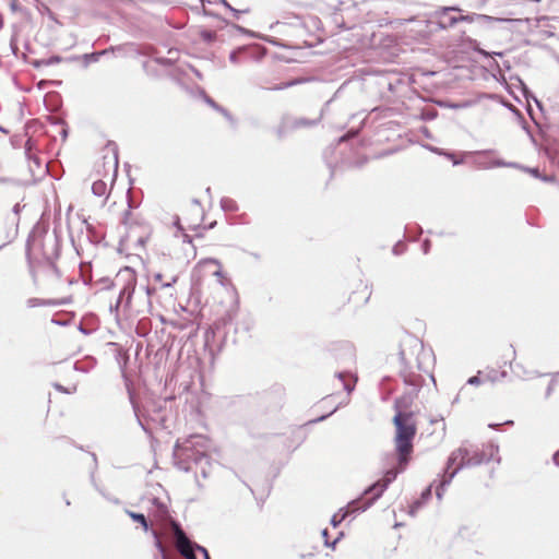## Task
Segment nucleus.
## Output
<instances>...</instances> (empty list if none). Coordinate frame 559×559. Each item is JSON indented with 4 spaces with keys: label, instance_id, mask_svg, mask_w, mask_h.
Instances as JSON below:
<instances>
[{
    "label": "nucleus",
    "instance_id": "nucleus-36",
    "mask_svg": "<svg viewBox=\"0 0 559 559\" xmlns=\"http://www.w3.org/2000/svg\"><path fill=\"white\" fill-rule=\"evenodd\" d=\"M520 83L522 85V91H523V95L524 97L526 98V100H530L531 98L535 102V104L537 105V107L542 110L543 109V104L540 100H538L533 94L532 92L528 90V87L520 80Z\"/></svg>",
    "mask_w": 559,
    "mask_h": 559
},
{
    "label": "nucleus",
    "instance_id": "nucleus-51",
    "mask_svg": "<svg viewBox=\"0 0 559 559\" xmlns=\"http://www.w3.org/2000/svg\"><path fill=\"white\" fill-rule=\"evenodd\" d=\"M120 308H123V305L121 302V300H116V302L114 305H110V312L115 314L116 318L119 317V311H120Z\"/></svg>",
    "mask_w": 559,
    "mask_h": 559
},
{
    "label": "nucleus",
    "instance_id": "nucleus-2",
    "mask_svg": "<svg viewBox=\"0 0 559 559\" xmlns=\"http://www.w3.org/2000/svg\"><path fill=\"white\" fill-rule=\"evenodd\" d=\"M210 449V440L203 435H190L178 439L173 449L174 464L186 473L192 472L200 455H205Z\"/></svg>",
    "mask_w": 559,
    "mask_h": 559
},
{
    "label": "nucleus",
    "instance_id": "nucleus-5",
    "mask_svg": "<svg viewBox=\"0 0 559 559\" xmlns=\"http://www.w3.org/2000/svg\"><path fill=\"white\" fill-rule=\"evenodd\" d=\"M400 358V376L403 379L404 384L408 388L407 390L419 393L423 383L425 381L424 377L415 370H421L420 362L416 358V366L413 364L412 359L407 358L406 350L403 345L399 352Z\"/></svg>",
    "mask_w": 559,
    "mask_h": 559
},
{
    "label": "nucleus",
    "instance_id": "nucleus-6",
    "mask_svg": "<svg viewBox=\"0 0 559 559\" xmlns=\"http://www.w3.org/2000/svg\"><path fill=\"white\" fill-rule=\"evenodd\" d=\"M408 464L401 465L400 461L396 462V466L386 469L383 477L364 490V495H369L373 489H378V493H374L362 507L355 509L354 512H364L369 509L386 490L389 485L393 483L397 475L403 473L407 468Z\"/></svg>",
    "mask_w": 559,
    "mask_h": 559
},
{
    "label": "nucleus",
    "instance_id": "nucleus-14",
    "mask_svg": "<svg viewBox=\"0 0 559 559\" xmlns=\"http://www.w3.org/2000/svg\"><path fill=\"white\" fill-rule=\"evenodd\" d=\"M110 49L124 55L135 53L140 56H152L155 52V48L150 45H136L134 43L110 46Z\"/></svg>",
    "mask_w": 559,
    "mask_h": 559
},
{
    "label": "nucleus",
    "instance_id": "nucleus-10",
    "mask_svg": "<svg viewBox=\"0 0 559 559\" xmlns=\"http://www.w3.org/2000/svg\"><path fill=\"white\" fill-rule=\"evenodd\" d=\"M41 255L45 262L58 260L61 251V240L56 231L48 235L47 231L39 233Z\"/></svg>",
    "mask_w": 559,
    "mask_h": 559
},
{
    "label": "nucleus",
    "instance_id": "nucleus-8",
    "mask_svg": "<svg viewBox=\"0 0 559 559\" xmlns=\"http://www.w3.org/2000/svg\"><path fill=\"white\" fill-rule=\"evenodd\" d=\"M462 10L456 7H441L432 12L427 20V27L430 31H448L457 24V15L453 12H461Z\"/></svg>",
    "mask_w": 559,
    "mask_h": 559
},
{
    "label": "nucleus",
    "instance_id": "nucleus-59",
    "mask_svg": "<svg viewBox=\"0 0 559 559\" xmlns=\"http://www.w3.org/2000/svg\"><path fill=\"white\" fill-rule=\"evenodd\" d=\"M249 330H250V325H249V323H247V322H246V323H243L241 328H239L238 325H235V326H234V332H235V334L240 333V331H241L243 334H247V333L249 332Z\"/></svg>",
    "mask_w": 559,
    "mask_h": 559
},
{
    "label": "nucleus",
    "instance_id": "nucleus-41",
    "mask_svg": "<svg viewBox=\"0 0 559 559\" xmlns=\"http://www.w3.org/2000/svg\"><path fill=\"white\" fill-rule=\"evenodd\" d=\"M478 13H469V14H462L457 15V23L460 22H466V23H476Z\"/></svg>",
    "mask_w": 559,
    "mask_h": 559
},
{
    "label": "nucleus",
    "instance_id": "nucleus-4",
    "mask_svg": "<svg viewBox=\"0 0 559 559\" xmlns=\"http://www.w3.org/2000/svg\"><path fill=\"white\" fill-rule=\"evenodd\" d=\"M237 314V307H231L226 313L214 322L204 333V346L211 355L214 354V347L216 346V337L222 338V343L228 342L229 330L234 326V320ZM221 350L222 344L217 345Z\"/></svg>",
    "mask_w": 559,
    "mask_h": 559
},
{
    "label": "nucleus",
    "instance_id": "nucleus-11",
    "mask_svg": "<svg viewBox=\"0 0 559 559\" xmlns=\"http://www.w3.org/2000/svg\"><path fill=\"white\" fill-rule=\"evenodd\" d=\"M249 53L250 58L254 61H260L267 53V49L264 46L252 44L250 46H241L230 51L229 61L233 63L240 62V55Z\"/></svg>",
    "mask_w": 559,
    "mask_h": 559
},
{
    "label": "nucleus",
    "instance_id": "nucleus-28",
    "mask_svg": "<svg viewBox=\"0 0 559 559\" xmlns=\"http://www.w3.org/2000/svg\"><path fill=\"white\" fill-rule=\"evenodd\" d=\"M219 205L224 212H237L239 209L237 202L228 197H223L219 201Z\"/></svg>",
    "mask_w": 559,
    "mask_h": 559
},
{
    "label": "nucleus",
    "instance_id": "nucleus-61",
    "mask_svg": "<svg viewBox=\"0 0 559 559\" xmlns=\"http://www.w3.org/2000/svg\"><path fill=\"white\" fill-rule=\"evenodd\" d=\"M259 38L263 39V40H265V41H267V43H270V44H272L274 46H280V41L276 38H274V37H270V36H266V35H261V36H259Z\"/></svg>",
    "mask_w": 559,
    "mask_h": 559
},
{
    "label": "nucleus",
    "instance_id": "nucleus-57",
    "mask_svg": "<svg viewBox=\"0 0 559 559\" xmlns=\"http://www.w3.org/2000/svg\"><path fill=\"white\" fill-rule=\"evenodd\" d=\"M204 102L210 105L213 109H216L219 104H217L212 97H210L205 92H202Z\"/></svg>",
    "mask_w": 559,
    "mask_h": 559
},
{
    "label": "nucleus",
    "instance_id": "nucleus-53",
    "mask_svg": "<svg viewBox=\"0 0 559 559\" xmlns=\"http://www.w3.org/2000/svg\"><path fill=\"white\" fill-rule=\"evenodd\" d=\"M62 61V57L59 56V55H53L47 59H45V62H46V67L48 66H53V64H58Z\"/></svg>",
    "mask_w": 559,
    "mask_h": 559
},
{
    "label": "nucleus",
    "instance_id": "nucleus-60",
    "mask_svg": "<svg viewBox=\"0 0 559 559\" xmlns=\"http://www.w3.org/2000/svg\"><path fill=\"white\" fill-rule=\"evenodd\" d=\"M29 63H31L35 69H39V68H41V67H46L45 59H34V60L29 61Z\"/></svg>",
    "mask_w": 559,
    "mask_h": 559
},
{
    "label": "nucleus",
    "instance_id": "nucleus-1",
    "mask_svg": "<svg viewBox=\"0 0 559 559\" xmlns=\"http://www.w3.org/2000/svg\"><path fill=\"white\" fill-rule=\"evenodd\" d=\"M498 452L499 445L495 442H489L483 450H471V448L467 447V442H464L448 457L444 474L436 489L437 498L439 500L442 499L445 487L451 484L452 479L461 469L489 463L492 460L500 463L501 457L498 455Z\"/></svg>",
    "mask_w": 559,
    "mask_h": 559
},
{
    "label": "nucleus",
    "instance_id": "nucleus-43",
    "mask_svg": "<svg viewBox=\"0 0 559 559\" xmlns=\"http://www.w3.org/2000/svg\"><path fill=\"white\" fill-rule=\"evenodd\" d=\"M215 110L221 112L231 124L236 123V121H235L234 117L231 116V114L226 108H224L223 106L218 105V107Z\"/></svg>",
    "mask_w": 559,
    "mask_h": 559
},
{
    "label": "nucleus",
    "instance_id": "nucleus-15",
    "mask_svg": "<svg viewBox=\"0 0 559 559\" xmlns=\"http://www.w3.org/2000/svg\"><path fill=\"white\" fill-rule=\"evenodd\" d=\"M362 498H357L352 500L345 508H341L340 511L332 515L330 523L333 527H337L341 523L348 518L349 515H356L359 512H354L355 509L360 508V502Z\"/></svg>",
    "mask_w": 559,
    "mask_h": 559
},
{
    "label": "nucleus",
    "instance_id": "nucleus-63",
    "mask_svg": "<svg viewBox=\"0 0 559 559\" xmlns=\"http://www.w3.org/2000/svg\"><path fill=\"white\" fill-rule=\"evenodd\" d=\"M431 242L429 239H425L421 243V250L424 254H427L430 251Z\"/></svg>",
    "mask_w": 559,
    "mask_h": 559
},
{
    "label": "nucleus",
    "instance_id": "nucleus-56",
    "mask_svg": "<svg viewBox=\"0 0 559 559\" xmlns=\"http://www.w3.org/2000/svg\"><path fill=\"white\" fill-rule=\"evenodd\" d=\"M133 409H134V413H135V416H136V420H138V424L139 426L145 431V432H150L147 426L144 424V421L141 419V417L139 416L138 414V407L136 405L133 403Z\"/></svg>",
    "mask_w": 559,
    "mask_h": 559
},
{
    "label": "nucleus",
    "instance_id": "nucleus-49",
    "mask_svg": "<svg viewBox=\"0 0 559 559\" xmlns=\"http://www.w3.org/2000/svg\"><path fill=\"white\" fill-rule=\"evenodd\" d=\"M110 162L112 163L114 177H116L118 173V151L116 147L112 150V156Z\"/></svg>",
    "mask_w": 559,
    "mask_h": 559
},
{
    "label": "nucleus",
    "instance_id": "nucleus-30",
    "mask_svg": "<svg viewBox=\"0 0 559 559\" xmlns=\"http://www.w3.org/2000/svg\"><path fill=\"white\" fill-rule=\"evenodd\" d=\"M432 152L439 154V155H442V156H445L447 158H449L450 160H452V164L454 166L456 165H461L464 159L463 158H456L455 154L453 152H450V151H445L443 148H438V147H431L430 148Z\"/></svg>",
    "mask_w": 559,
    "mask_h": 559
},
{
    "label": "nucleus",
    "instance_id": "nucleus-22",
    "mask_svg": "<svg viewBox=\"0 0 559 559\" xmlns=\"http://www.w3.org/2000/svg\"><path fill=\"white\" fill-rule=\"evenodd\" d=\"M476 24L484 29H491L496 24L507 22V19L495 17L486 14H478Z\"/></svg>",
    "mask_w": 559,
    "mask_h": 559
},
{
    "label": "nucleus",
    "instance_id": "nucleus-31",
    "mask_svg": "<svg viewBox=\"0 0 559 559\" xmlns=\"http://www.w3.org/2000/svg\"><path fill=\"white\" fill-rule=\"evenodd\" d=\"M507 377V371H497L491 369L484 373V381L497 382Z\"/></svg>",
    "mask_w": 559,
    "mask_h": 559
},
{
    "label": "nucleus",
    "instance_id": "nucleus-9",
    "mask_svg": "<svg viewBox=\"0 0 559 559\" xmlns=\"http://www.w3.org/2000/svg\"><path fill=\"white\" fill-rule=\"evenodd\" d=\"M173 530L178 549L186 559H198L195 554L197 551H200L204 559H211L207 549L191 542L178 522L173 521Z\"/></svg>",
    "mask_w": 559,
    "mask_h": 559
},
{
    "label": "nucleus",
    "instance_id": "nucleus-32",
    "mask_svg": "<svg viewBox=\"0 0 559 559\" xmlns=\"http://www.w3.org/2000/svg\"><path fill=\"white\" fill-rule=\"evenodd\" d=\"M92 192L96 197H104L107 194V185L103 180H96L92 185Z\"/></svg>",
    "mask_w": 559,
    "mask_h": 559
},
{
    "label": "nucleus",
    "instance_id": "nucleus-26",
    "mask_svg": "<svg viewBox=\"0 0 559 559\" xmlns=\"http://www.w3.org/2000/svg\"><path fill=\"white\" fill-rule=\"evenodd\" d=\"M84 224L86 226L87 238L90 239V241L93 243H99L103 240L104 236L100 235L96 230L95 226L90 224L86 219H84Z\"/></svg>",
    "mask_w": 559,
    "mask_h": 559
},
{
    "label": "nucleus",
    "instance_id": "nucleus-48",
    "mask_svg": "<svg viewBox=\"0 0 559 559\" xmlns=\"http://www.w3.org/2000/svg\"><path fill=\"white\" fill-rule=\"evenodd\" d=\"M57 260L46 262L47 266L51 270V272L56 275L57 278L61 277V272L56 264Z\"/></svg>",
    "mask_w": 559,
    "mask_h": 559
},
{
    "label": "nucleus",
    "instance_id": "nucleus-25",
    "mask_svg": "<svg viewBox=\"0 0 559 559\" xmlns=\"http://www.w3.org/2000/svg\"><path fill=\"white\" fill-rule=\"evenodd\" d=\"M348 376H350V373L347 371L335 372V378H337L342 382L343 389L349 394L355 390V383L357 381V378H354V382L350 383V382L346 381V378Z\"/></svg>",
    "mask_w": 559,
    "mask_h": 559
},
{
    "label": "nucleus",
    "instance_id": "nucleus-64",
    "mask_svg": "<svg viewBox=\"0 0 559 559\" xmlns=\"http://www.w3.org/2000/svg\"><path fill=\"white\" fill-rule=\"evenodd\" d=\"M409 342L412 343V347L414 350L423 349V343L417 338H411Z\"/></svg>",
    "mask_w": 559,
    "mask_h": 559
},
{
    "label": "nucleus",
    "instance_id": "nucleus-27",
    "mask_svg": "<svg viewBox=\"0 0 559 559\" xmlns=\"http://www.w3.org/2000/svg\"><path fill=\"white\" fill-rule=\"evenodd\" d=\"M277 76L269 78L267 75H261L259 79V86L263 90H270V91H278L280 84L274 83L273 81L276 80Z\"/></svg>",
    "mask_w": 559,
    "mask_h": 559
},
{
    "label": "nucleus",
    "instance_id": "nucleus-23",
    "mask_svg": "<svg viewBox=\"0 0 559 559\" xmlns=\"http://www.w3.org/2000/svg\"><path fill=\"white\" fill-rule=\"evenodd\" d=\"M62 301L55 300V299H41L32 297L26 300V306L28 308H36V307H44V306H59L62 305Z\"/></svg>",
    "mask_w": 559,
    "mask_h": 559
},
{
    "label": "nucleus",
    "instance_id": "nucleus-16",
    "mask_svg": "<svg viewBox=\"0 0 559 559\" xmlns=\"http://www.w3.org/2000/svg\"><path fill=\"white\" fill-rule=\"evenodd\" d=\"M417 395V392L407 390L402 396L396 397L393 404L395 414H414L409 408Z\"/></svg>",
    "mask_w": 559,
    "mask_h": 559
},
{
    "label": "nucleus",
    "instance_id": "nucleus-55",
    "mask_svg": "<svg viewBox=\"0 0 559 559\" xmlns=\"http://www.w3.org/2000/svg\"><path fill=\"white\" fill-rule=\"evenodd\" d=\"M522 170L530 173L533 177L540 179V171L537 167L531 168V167H522Z\"/></svg>",
    "mask_w": 559,
    "mask_h": 559
},
{
    "label": "nucleus",
    "instance_id": "nucleus-40",
    "mask_svg": "<svg viewBox=\"0 0 559 559\" xmlns=\"http://www.w3.org/2000/svg\"><path fill=\"white\" fill-rule=\"evenodd\" d=\"M151 533H152V535H153V537H154V539H155V543H154V544H155V547H156V548L158 549V551L160 552V555H162L163 559H166V555H165L164 546H163V544H162V542H160V538H159V536H158V533H157L156 531H154V530H152V531H151Z\"/></svg>",
    "mask_w": 559,
    "mask_h": 559
},
{
    "label": "nucleus",
    "instance_id": "nucleus-18",
    "mask_svg": "<svg viewBox=\"0 0 559 559\" xmlns=\"http://www.w3.org/2000/svg\"><path fill=\"white\" fill-rule=\"evenodd\" d=\"M199 460L195 461V475L198 476V473H200V475L203 477V478H207L211 473H212V468H213V463H212V460H211V456L209 455V453L206 452L205 455H200L199 454ZM197 484L198 486L201 488L202 485L201 483L199 481V479L197 478Z\"/></svg>",
    "mask_w": 559,
    "mask_h": 559
},
{
    "label": "nucleus",
    "instance_id": "nucleus-46",
    "mask_svg": "<svg viewBox=\"0 0 559 559\" xmlns=\"http://www.w3.org/2000/svg\"><path fill=\"white\" fill-rule=\"evenodd\" d=\"M406 250V245L403 242V241H397L394 246H393V249H392V252L395 254V255H400L402 253H404V251Z\"/></svg>",
    "mask_w": 559,
    "mask_h": 559
},
{
    "label": "nucleus",
    "instance_id": "nucleus-12",
    "mask_svg": "<svg viewBox=\"0 0 559 559\" xmlns=\"http://www.w3.org/2000/svg\"><path fill=\"white\" fill-rule=\"evenodd\" d=\"M320 119L295 118L288 115L282 117V135L298 129L312 128L319 123Z\"/></svg>",
    "mask_w": 559,
    "mask_h": 559
},
{
    "label": "nucleus",
    "instance_id": "nucleus-35",
    "mask_svg": "<svg viewBox=\"0 0 559 559\" xmlns=\"http://www.w3.org/2000/svg\"><path fill=\"white\" fill-rule=\"evenodd\" d=\"M108 52H114V51L110 49V47H109V48H107V49H104V50H102V51L92 52V53H86V55H84V59H85L86 63H90V62H96V61H98V59H99V57H100V56H104V55H106V53H108Z\"/></svg>",
    "mask_w": 559,
    "mask_h": 559
},
{
    "label": "nucleus",
    "instance_id": "nucleus-17",
    "mask_svg": "<svg viewBox=\"0 0 559 559\" xmlns=\"http://www.w3.org/2000/svg\"><path fill=\"white\" fill-rule=\"evenodd\" d=\"M306 440V431L302 427L290 428L289 435L286 436L285 445L289 453L297 450Z\"/></svg>",
    "mask_w": 559,
    "mask_h": 559
},
{
    "label": "nucleus",
    "instance_id": "nucleus-7",
    "mask_svg": "<svg viewBox=\"0 0 559 559\" xmlns=\"http://www.w3.org/2000/svg\"><path fill=\"white\" fill-rule=\"evenodd\" d=\"M116 281L121 284L117 299L121 300L124 310H129L136 288L138 280L135 271L130 266H124L118 272Z\"/></svg>",
    "mask_w": 559,
    "mask_h": 559
},
{
    "label": "nucleus",
    "instance_id": "nucleus-62",
    "mask_svg": "<svg viewBox=\"0 0 559 559\" xmlns=\"http://www.w3.org/2000/svg\"><path fill=\"white\" fill-rule=\"evenodd\" d=\"M229 11L233 13L235 19H239L240 14L248 13L249 9L238 10V9H235L234 7H231Z\"/></svg>",
    "mask_w": 559,
    "mask_h": 559
},
{
    "label": "nucleus",
    "instance_id": "nucleus-44",
    "mask_svg": "<svg viewBox=\"0 0 559 559\" xmlns=\"http://www.w3.org/2000/svg\"><path fill=\"white\" fill-rule=\"evenodd\" d=\"M215 110L221 112L231 124L236 123V121H235L234 117L231 116V114L226 108H224L223 106L218 105V107Z\"/></svg>",
    "mask_w": 559,
    "mask_h": 559
},
{
    "label": "nucleus",
    "instance_id": "nucleus-39",
    "mask_svg": "<svg viewBox=\"0 0 559 559\" xmlns=\"http://www.w3.org/2000/svg\"><path fill=\"white\" fill-rule=\"evenodd\" d=\"M322 537L324 538V544L326 547H332L334 548L335 545L337 544V542L340 540V538L343 536V533H340V535L333 540V542H330L329 540V531L328 528H324L322 532Z\"/></svg>",
    "mask_w": 559,
    "mask_h": 559
},
{
    "label": "nucleus",
    "instance_id": "nucleus-47",
    "mask_svg": "<svg viewBox=\"0 0 559 559\" xmlns=\"http://www.w3.org/2000/svg\"><path fill=\"white\" fill-rule=\"evenodd\" d=\"M307 80H305V79H295V80H290V81H282L281 88L284 90V88H287V87H292V86H294L296 84L304 83Z\"/></svg>",
    "mask_w": 559,
    "mask_h": 559
},
{
    "label": "nucleus",
    "instance_id": "nucleus-33",
    "mask_svg": "<svg viewBox=\"0 0 559 559\" xmlns=\"http://www.w3.org/2000/svg\"><path fill=\"white\" fill-rule=\"evenodd\" d=\"M557 389L559 390V372L552 374L551 380L546 389V399H548Z\"/></svg>",
    "mask_w": 559,
    "mask_h": 559
},
{
    "label": "nucleus",
    "instance_id": "nucleus-52",
    "mask_svg": "<svg viewBox=\"0 0 559 559\" xmlns=\"http://www.w3.org/2000/svg\"><path fill=\"white\" fill-rule=\"evenodd\" d=\"M92 485L94 486V488L103 496L105 497L107 500L114 502V503H119V500L116 499V498H110L109 496H107L105 493V491L97 485L96 480L94 479V483H92Z\"/></svg>",
    "mask_w": 559,
    "mask_h": 559
},
{
    "label": "nucleus",
    "instance_id": "nucleus-29",
    "mask_svg": "<svg viewBox=\"0 0 559 559\" xmlns=\"http://www.w3.org/2000/svg\"><path fill=\"white\" fill-rule=\"evenodd\" d=\"M37 241V236H36V233L35 230H33L27 240H26V246H25V255H26V260H27V263L29 265V267L32 269V246Z\"/></svg>",
    "mask_w": 559,
    "mask_h": 559
},
{
    "label": "nucleus",
    "instance_id": "nucleus-24",
    "mask_svg": "<svg viewBox=\"0 0 559 559\" xmlns=\"http://www.w3.org/2000/svg\"><path fill=\"white\" fill-rule=\"evenodd\" d=\"M126 513L130 516L132 521L139 523L145 532L152 531L150 522L143 513H138L130 510H126Z\"/></svg>",
    "mask_w": 559,
    "mask_h": 559
},
{
    "label": "nucleus",
    "instance_id": "nucleus-20",
    "mask_svg": "<svg viewBox=\"0 0 559 559\" xmlns=\"http://www.w3.org/2000/svg\"><path fill=\"white\" fill-rule=\"evenodd\" d=\"M358 135V131L357 130H349L347 133L343 134L342 136L338 138L336 144H332L330 145L329 147L325 148V151L323 152V157L326 162V165L329 166L330 169L333 168V162L330 160L329 158V155L332 154L337 145H340L341 143L347 141L348 139H354Z\"/></svg>",
    "mask_w": 559,
    "mask_h": 559
},
{
    "label": "nucleus",
    "instance_id": "nucleus-13",
    "mask_svg": "<svg viewBox=\"0 0 559 559\" xmlns=\"http://www.w3.org/2000/svg\"><path fill=\"white\" fill-rule=\"evenodd\" d=\"M157 289L155 286H152L150 284H146L144 286H141L136 297L135 302L139 306L138 311H144L147 310L148 312L152 309V298L156 294Z\"/></svg>",
    "mask_w": 559,
    "mask_h": 559
},
{
    "label": "nucleus",
    "instance_id": "nucleus-58",
    "mask_svg": "<svg viewBox=\"0 0 559 559\" xmlns=\"http://www.w3.org/2000/svg\"><path fill=\"white\" fill-rule=\"evenodd\" d=\"M480 374H481V372L479 371L478 374L468 378L466 384L478 385L481 381H484L483 379H480V377H479Z\"/></svg>",
    "mask_w": 559,
    "mask_h": 559
},
{
    "label": "nucleus",
    "instance_id": "nucleus-34",
    "mask_svg": "<svg viewBox=\"0 0 559 559\" xmlns=\"http://www.w3.org/2000/svg\"><path fill=\"white\" fill-rule=\"evenodd\" d=\"M199 35H200V38L202 39V41L207 45L213 44L216 39L215 32L210 31V29H201Z\"/></svg>",
    "mask_w": 559,
    "mask_h": 559
},
{
    "label": "nucleus",
    "instance_id": "nucleus-38",
    "mask_svg": "<svg viewBox=\"0 0 559 559\" xmlns=\"http://www.w3.org/2000/svg\"><path fill=\"white\" fill-rule=\"evenodd\" d=\"M25 156H31V154L36 153L37 147L36 143L32 138H28L24 145Z\"/></svg>",
    "mask_w": 559,
    "mask_h": 559
},
{
    "label": "nucleus",
    "instance_id": "nucleus-42",
    "mask_svg": "<svg viewBox=\"0 0 559 559\" xmlns=\"http://www.w3.org/2000/svg\"><path fill=\"white\" fill-rule=\"evenodd\" d=\"M10 49L13 56H19V47H17V33L14 32L10 38Z\"/></svg>",
    "mask_w": 559,
    "mask_h": 559
},
{
    "label": "nucleus",
    "instance_id": "nucleus-3",
    "mask_svg": "<svg viewBox=\"0 0 559 559\" xmlns=\"http://www.w3.org/2000/svg\"><path fill=\"white\" fill-rule=\"evenodd\" d=\"M392 423L395 427L396 461H400L401 465L409 464L414 451V439L417 433L414 414L396 413Z\"/></svg>",
    "mask_w": 559,
    "mask_h": 559
},
{
    "label": "nucleus",
    "instance_id": "nucleus-21",
    "mask_svg": "<svg viewBox=\"0 0 559 559\" xmlns=\"http://www.w3.org/2000/svg\"><path fill=\"white\" fill-rule=\"evenodd\" d=\"M431 496H432V485H429L428 487H426L423 490L420 497L413 502V504L411 506V509H409V514L415 515L417 510H419L431 498Z\"/></svg>",
    "mask_w": 559,
    "mask_h": 559
},
{
    "label": "nucleus",
    "instance_id": "nucleus-37",
    "mask_svg": "<svg viewBox=\"0 0 559 559\" xmlns=\"http://www.w3.org/2000/svg\"><path fill=\"white\" fill-rule=\"evenodd\" d=\"M478 167L483 168V169H490L493 167H507V162L503 159L497 158V159L491 160L490 164H480L479 163Z\"/></svg>",
    "mask_w": 559,
    "mask_h": 559
},
{
    "label": "nucleus",
    "instance_id": "nucleus-50",
    "mask_svg": "<svg viewBox=\"0 0 559 559\" xmlns=\"http://www.w3.org/2000/svg\"><path fill=\"white\" fill-rule=\"evenodd\" d=\"M154 61L163 67H170L173 66V60L166 57H155Z\"/></svg>",
    "mask_w": 559,
    "mask_h": 559
},
{
    "label": "nucleus",
    "instance_id": "nucleus-45",
    "mask_svg": "<svg viewBox=\"0 0 559 559\" xmlns=\"http://www.w3.org/2000/svg\"><path fill=\"white\" fill-rule=\"evenodd\" d=\"M91 456H92V460H93V467H92L91 473H90V478H91V483H94V476H95V473H96L97 467H98V461H97V455L94 452H91Z\"/></svg>",
    "mask_w": 559,
    "mask_h": 559
},
{
    "label": "nucleus",
    "instance_id": "nucleus-19",
    "mask_svg": "<svg viewBox=\"0 0 559 559\" xmlns=\"http://www.w3.org/2000/svg\"><path fill=\"white\" fill-rule=\"evenodd\" d=\"M152 504L154 509L151 511V514L158 523L164 524L171 519L167 506L158 498H153Z\"/></svg>",
    "mask_w": 559,
    "mask_h": 559
},
{
    "label": "nucleus",
    "instance_id": "nucleus-54",
    "mask_svg": "<svg viewBox=\"0 0 559 559\" xmlns=\"http://www.w3.org/2000/svg\"><path fill=\"white\" fill-rule=\"evenodd\" d=\"M26 158L28 159V162L33 163L36 166V168L39 169L41 167V159L36 153L31 154V156H26Z\"/></svg>",
    "mask_w": 559,
    "mask_h": 559
}]
</instances>
